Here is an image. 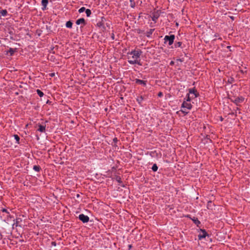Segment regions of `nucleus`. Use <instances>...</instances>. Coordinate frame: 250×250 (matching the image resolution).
Wrapping results in <instances>:
<instances>
[{"label":"nucleus","instance_id":"f257e3e1","mask_svg":"<svg viewBox=\"0 0 250 250\" xmlns=\"http://www.w3.org/2000/svg\"><path fill=\"white\" fill-rule=\"evenodd\" d=\"M142 53L143 52L141 50H133L131 52H128V55H132V58L135 59L134 60H128V62L131 64H138L141 65L142 64L140 63V61H138L137 59L140 58Z\"/></svg>","mask_w":250,"mask_h":250},{"label":"nucleus","instance_id":"f03ea898","mask_svg":"<svg viewBox=\"0 0 250 250\" xmlns=\"http://www.w3.org/2000/svg\"><path fill=\"white\" fill-rule=\"evenodd\" d=\"M175 37L174 35H166L164 38V43L168 42V45H171L173 43Z\"/></svg>","mask_w":250,"mask_h":250},{"label":"nucleus","instance_id":"7ed1b4c3","mask_svg":"<svg viewBox=\"0 0 250 250\" xmlns=\"http://www.w3.org/2000/svg\"><path fill=\"white\" fill-rule=\"evenodd\" d=\"M79 219L83 223H87L89 220V217L83 214H80L79 216Z\"/></svg>","mask_w":250,"mask_h":250},{"label":"nucleus","instance_id":"20e7f679","mask_svg":"<svg viewBox=\"0 0 250 250\" xmlns=\"http://www.w3.org/2000/svg\"><path fill=\"white\" fill-rule=\"evenodd\" d=\"M200 230L201 233L198 235L199 240H202V239L205 238L206 236H209L208 234L205 229H201Z\"/></svg>","mask_w":250,"mask_h":250},{"label":"nucleus","instance_id":"39448f33","mask_svg":"<svg viewBox=\"0 0 250 250\" xmlns=\"http://www.w3.org/2000/svg\"><path fill=\"white\" fill-rule=\"evenodd\" d=\"M105 21V19L104 17H102L101 18V21L98 22L97 23V26L99 27H102L103 30H105L106 29L104 25V21Z\"/></svg>","mask_w":250,"mask_h":250},{"label":"nucleus","instance_id":"423d86ee","mask_svg":"<svg viewBox=\"0 0 250 250\" xmlns=\"http://www.w3.org/2000/svg\"><path fill=\"white\" fill-rule=\"evenodd\" d=\"M159 17H160V13L159 12V11H157L156 12H154L152 14V16H151L152 20L153 21H154L155 23V22H156L157 20H158V19L159 18Z\"/></svg>","mask_w":250,"mask_h":250},{"label":"nucleus","instance_id":"0eeeda50","mask_svg":"<svg viewBox=\"0 0 250 250\" xmlns=\"http://www.w3.org/2000/svg\"><path fill=\"white\" fill-rule=\"evenodd\" d=\"M188 91L189 94H193L194 95V98L198 97L200 95L195 87L189 89Z\"/></svg>","mask_w":250,"mask_h":250},{"label":"nucleus","instance_id":"6e6552de","mask_svg":"<svg viewBox=\"0 0 250 250\" xmlns=\"http://www.w3.org/2000/svg\"><path fill=\"white\" fill-rule=\"evenodd\" d=\"M187 217L189 218L190 219H191L193 221V222H194V223L195 225H196V226L197 227H199V225H200L201 222H200V221L198 220V219L197 217H193V218H191L190 217V215H188L187 216Z\"/></svg>","mask_w":250,"mask_h":250},{"label":"nucleus","instance_id":"1a4fd4ad","mask_svg":"<svg viewBox=\"0 0 250 250\" xmlns=\"http://www.w3.org/2000/svg\"><path fill=\"white\" fill-rule=\"evenodd\" d=\"M192 106L190 103H188L186 101H184L182 104V107L186 108L188 109H191Z\"/></svg>","mask_w":250,"mask_h":250},{"label":"nucleus","instance_id":"9d476101","mask_svg":"<svg viewBox=\"0 0 250 250\" xmlns=\"http://www.w3.org/2000/svg\"><path fill=\"white\" fill-rule=\"evenodd\" d=\"M182 44H183V42H182L175 41V42L174 43V47L171 46V48H177L180 47V48H183L184 47L182 46Z\"/></svg>","mask_w":250,"mask_h":250},{"label":"nucleus","instance_id":"9b49d317","mask_svg":"<svg viewBox=\"0 0 250 250\" xmlns=\"http://www.w3.org/2000/svg\"><path fill=\"white\" fill-rule=\"evenodd\" d=\"M135 81L136 83L139 84H142V85H144V86H146V83H147L146 81H144V80H140L138 79H136L135 80Z\"/></svg>","mask_w":250,"mask_h":250},{"label":"nucleus","instance_id":"f8f14e48","mask_svg":"<svg viewBox=\"0 0 250 250\" xmlns=\"http://www.w3.org/2000/svg\"><path fill=\"white\" fill-rule=\"evenodd\" d=\"M76 23L77 25H79L80 24H83V25H85L86 24L84 19L83 18H80V19L77 20L76 21Z\"/></svg>","mask_w":250,"mask_h":250},{"label":"nucleus","instance_id":"ddd939ff","mask_svg":"<svg viewBox=\"0 0 250 250\" xmlns=\"http://www.w3.org/2000/svg\"><path fill=\"white\" fill-rule=\"evenodd\" d=\"M17 50L18 49L17 48H10L6 52V54H8L9 53L11 56H13L14 53L17 51Z\"/></svg>","mask_w":250,"mask_h":250},{"label":"nucleus","instance_id":"4468645a","mask_svg":"<svg viewBox=\"0 0 250 250\" xmlns=\"http://www.w3.org/2000/svg\"><path fill=\"white\" fill-rule=\"evenodd\" d=\"M48 3V0H42V10L43 11L46 10V6L47 4Z\"/></svg>","mask_w":250,"mask_h":250},{"label":"nucleus","instance_id":"2eb2a0df","mask_svg":"<svg viewBox=\"0 0 250 250\" xmlns=\"http://www.w3.org/2000/svg\"><path fill=\"white\" fill-rule=\"evenodd\" d=\"M117 167H113L111 169L108 170L106 172L110 177L112 176V173L116 172Z\"/></svg>","mask_w":250,"mask_h":250},{"label":"nucleus","instance_id":"dca6fc26","mask_svg":"<svg viewBox=\"0 0 250 250\" xmlns=\"http://www.w3.org/2000/svg\"><path fill=\"white\" fill-rule=\"evenodd\" d=\"M39 128H38L37 130L41 132H43L45 130V125H38Z\"/></svg>","mask_w":250,"mask_h":250},{"label":"nucleus","instance_id":"f3484780","mask_svg":"<svg viewBox=\"0 0 250 250\" xmlns=\"http://www.w3.org/2000/svg\"><path fill=\"white\" fill-rule=\"evenodd\" d=\"M244 101V98L241 96L240 97H238L235 99V104H238L239 103H242Z\"/></svg>","mask_w":250,"mask_h":250},{"label":"nucleus","instance_id":"a211bd4d","mask_svg":"<svg viewBox=\"0 0 250 250\" xmlns=\"http://www.w3.org/2000/svg\"><path fill=\"white\" fill-rule=\"evenodd\" d=\"M214 204L212 203L211 201H209L208 202L207 204V208L208 209H212L213 207L214 206Z\"/></svg>","mask_w":250,"mask_h":250},{"label":"nucleus","instance_id":"6ab92c4d","mask_svg":"<svg viewBox=\"0 0 250 250\" xmlns=\"http://www.w3.org/2000/svg\"><path fill=\"white\" fill-rule=\"evenodd\" d=\"M155 30V29H150L149 31H147L145 35L147 37H150L151 35H152V33Z\"/></svg>","mask_w":250,"mask_h":250},{"label":"nucleus","instance_id":"aec40b11","mask_svg":"<svg viewBox=\"0 0 250 250\" xmlns=\"http://www.w3.org/2000/svg\"><path fill=\"white\" fill-rule=\"evenodd\" d=\"M8 12L6 9L2 10L0 11V17L6 16Z\"/></svg>","mask_w":250,"mask_h":250},{"label":"nucleus","instance_id":"412c9836","mask_svg":"<svg viewBox=\"0 0 250 250\" xmlns=\"http://www.w3.org/2000/svg\"><path fill=\"white\" fill-rule=\"evenodd\" d=\"M112 179H115L119 183H122L121 178L118 175H115L114 177Z\"/></svg>","mask_w":250,"mask_h":250},{"label":"nucleus","instance_id":"4be33fe9","mask_svg":"<svg viewBox=\"0 0 250 250\" xmlns=\"http://www.w3.org/2000/svg\"><path fill=\"white\" fill-rule=\"evenodd\" d=\"M33 169L37 172H40L41 170V167L39 165H35L33 166Z\"/></svg>","mask_w":250,"mask_h":250},{"label":"nucleus","instance_id":"5701e85b","mask_svg":"<svg viewBox=\"0 0 250 250\" xmlns=\"http://www.w3.org/2000/svg\"><path fill=\"white\" fill-rule=\"evenodd\" d=\"M65 25H66V26L67 28H71L72 27L73 23H72V22L71 21H67L66 22V24Z\"/></svg>","mask_w":250,"mask_h":250},{"label":"nucleus","instance_id":"b1692460","mask_svg":"<svg viewBox=\"0 0 250 250\" xmlns=\"http://www.w3.org/2000/svg\"><path fill=\"white\" fill-rule=\"evenodd\" d=\"M14 137L16 141V143L18 144H20V137L18 135H17V134H14Z\"/></svg>","mask_w":250,"mask_h":250},{"label":"nucleus","instance_id":"393cba45","mask_svg":"<svg viewBox=\"0 0 250 250\" xmlns=\"http://www.w3.org/2000/svg\"><path fill=\"white\" fill-rule=\"evenodd\" d=\"M136 100L138 103L140 104L141 102L144 100V97L142 96H141L140 97H138L136 99Z\"/></svg>","mask_w":250,"mask_h":250},{"label":"nucleus","instance_id":"a878e982","mask_svg":"<svg viewBox=\"0 0 250 250\" xmlns=\"http://www.w3.org/2000/svg\"><path fill=\"white\" fill-rule=\"evenodd\" d=\"M152 170L154 171V172H156L158 170V166H157V165L156 164H153V165L152 166Z\"/></svg>","mask_w":250,"mask_h":250},{"label":"nucleus","instance_id":"bb28decb","mask_svg":"<svg viewBox=\"0 0 250 250\" xmlns=\"http://www.w3.org/2000/svg\"><path fill=\"white\" fill-rule=\"evenodd\" d=\"M130 6L131 8H134L135 6V2L134 0H130Z\"/></svg>","mask_w":250,"mask_h":250},{"label":"nucleus","instance_id":"cd10ccee","mask_svg":"<svg viewBox=\"0 0 250 250\" xmlns=\"http://www.w3.org/2000/svg\"><path fill=\"white\" fill-rule=\"evenodd\" d=\"M85 11L87 17H90L91 14V10L89 9H86Z\"/></svg>","mask_w":250,"mask_h":250},{"label":"nucleus","instance_id":"c85d7f7f","mask_svg":"<svg viewBox=\"0 0 250 250\" xmlns=\"http://www.w3.org/2000/svg\"><path fill=\"white\" fill-rule=\"evenodd\" d=\"M37 93L40 97H42L44 95L43 93L39 89L37 90Z\"/></svg>","mask_w":250,"mask_h":250},{"label":"nucleus","instance_id":"c756f323","mask_svg":"<svg viewBox=\"0 0 250 250\" xmlns=\"http://www.w3.org/2000/svg\"><path fill=\"white\" fill-rule=\"evenodd\" d=\"M113 143H114V145H113V146H115V147H117V143L118 142V140L117 139V138L116 137H115L113 139Z\"/></svg>","mask_w":250,"mask_h":250},{"label":"nucleus","instance_id":"7c9ffc66","mask_svg":"<svg viewBox=\"0 0 250 250\" xmlns=\"http://www.w3.org/2000/svg\"><path fill=\"white\" fill-rule=\"evenodd\" d=\"M85 10H86V9H85V8L84 7H81V8H80V9H79V11H79V12L80 13H83V12L84 11H85Z\"/></svg>","mask_w":250,"mask_h":250},{"label":"nucleus","instance_id":"2f4dec72","mask_svg":"<svg viewBox=\"0 0 250 250\" xmlns=\"http://www.w3.org/2000/svg\"><path fill=\"white\" fill-rule=\"evenodd\" d=\"M186 98V102H190L191 101V98L189 97V93L187 94Z\"/></svg>","mask_w":250,"mask_h":250},{"label":"nucleus","instance_id":"473e14b6","mask_svg":"<svg viewBox=\"0 0 250 250\" xmlns=\"http://www.w3.org/2000/svg\"><path fill=\"white\" fill-rule=\"evenodd\" d=\"M1 211L3 212H6L8 214H9V212L7 211V210L6 208H2L1 209Z\"/></svg>","mask_w":250,"mask_h":250},{"label":"nucleus","instance_id":"72a5a7b5","mask_svg":"<svg viewBox=\"0 0 250 250\" xmlns=\"http://www.w3.org/2000/svg\"><path fill=\"white\" fill-rule=\"evenodd\" d=\"M111 38L112 39V40H114L115 39V35H114V33H112L111 35Z\"/></svg>","mask_w":250,"mask_h":250},{"label":"nucleus","instance_id":"f704fd0d","mask_svg":"<svg viewBox=\"0 0 250 250\" xmlns=\"http://www.w3.org/2000/svg\"><path fill=\"white\" fill-rule=\"evenodd\" d=\"M51 245H52V246H56V245H57V244H56V242H55V241H52V242H51Z\"/></svg>","mask_w":250,"mask_h":250},{"label":"nucleus","instance_id":"c9c22d12","mask_svg":"<svg viewBox=\"0 0 250 250\" xmlns=\"http://www.w3.org/2000/svg\"><path fill=\"white\" fill-rule=\"evenodd\" d=\"M162 96H163V93L162 92H160L158 93V97H161Z\"/></svg>","mask_w":250,"mask_h":250},{"label":"nucleus","instance_id":"e433bc0d","mask_svg":"<svg viewBox=\"0 0 250 250\" xmlns=\"http://www.w3.org/2000/svg\"><path fill=\"white\" fill-rule=\"evenodd\" d=\"M228 95L229 98L231 100V101L232 102H233V103H234V101H233V100L230 97V95L229 93H228Z\"/></svg>","mask_w":250,"mask_h":250},{"label":"nucleus","instance_id":"4c0bfd02","mask_svg":"<svg viewBox=\"0 0 250 250\" xmlns=\"http://www.w3.org/2000/svg\"><path fill=\"white\" fill-rule=\"evenodd\" d=\"M233 81V78H231V79L230 80L229 79L228 80V82H229L230 83H231Z\"/></svg>","mask_w":250,"mask_h":250},{"label":"nucleus","instance_id":"58836bf2","mask_svg":"<svg viewBox=\"0 0 250 250\" xmlns=\"http://www.w3.org/2000/svg\"><path fill=\"white\" fill-rule=\"evenodd\" d=\"M174 62L173 61H172L170 62V65H174Z\"/></svg>","mask_w":250,"mask_h":250},{"label":"nucleus","instance_id":"ea45409f","mask_svg":"<svg viewBox=\"0 0 250 250\" xmlns=\"http://www.w3.org/2000/svg\"><path fill=\"white\" fill-rule=\"evenodd\" d=\"M182 112L185 114V115H186L188 113V112L186 111V110H183Z\"/></svg>","mask_w":250,"mask_h":250},{"label":"nucleus","instance_id":"a19ab883","mask_svg":"<svg viewBox=\"0 0 250 250\" xmlns=\"http://www.w3.org/2000/svg\"><path fill=\"white\" fill-rule=\"evenodd\" d=\"M50 76L51 77H54V76H55V73H51V74H50Z\"/></svg>","mask_w":250,"mask_h":250},{"label":"nucleus","instance_id":"79ce46f5","mask_svg":"<svg viewBox=\"0 0 250 250\" xmlns=\"http://www.w3.org/2000/svg\"><path fill=\"white\" fill-rule=\"evenodd\" d=\"M132 245H128V249L129 250H130L131 248H132Z\"/></svg>","mask_w":250,"mask_h":250},{"label":"nucleus","instance_id":"37998d69","mask_svg":"<svg viewBox=\"0 0 250 250\" xmlns=\"http://www.w3.org/2000/svg\"><path fill=\"white\" fill-rule=\"evenodd\" d=\"M51 103V102L49 100H47V102H46V104H50Z\"/></svg>","mask_w":250,"mask_h":250},{"label":"nucleus","instance_id":"c03bdc74","mask_svg":"<svg viewBox=\"0 0 250 250\" xmlns=\"http://www.w3.org/2000/svg\"><path fill=\"white\" fill-rule=\"evenodd\" d=\"M177 61H180V62H183V60H182V59H178L177 60Z\"/></svg>","mask_w":250,"mask_h":250},{"label":"nucleus","instance_id":"a18cd8bd","mask_svg":"<svg viewBox=\"0 0 250 250\" xmlns=\"http://www.w3.org/2000/svg\"><path fill=\"white\" fill-rule=\"evenodd\" d=\"M230 18L232 20H234V17H233V16H231V17H230Z\"/></svg>","mask_w":250,"mask_h":250},{"label":"nucleus","instance_id":"49530a36","mask_svg":"<svg viewBox=\"0 0 250 250\" xmlns=\"http://www.w3.org/2000/svg\"><path fill=\"white\" fill-rule=\"evenodd\" d=\"M150 27H153L154 25H153L152 23H151L150 24Z\"/></svg>","mask_w":250,"mask_h":250},{"label":"nucleus","instance_id":"de8ad7c7","mask_svg":"<svg viewBox=\"0 0 250 250\" xmlns=\"http://www.w3.org/2000/svg\"><path fill=\"white\" fill-rule=\"evenodd\" d=\"M178 25H179V24L177 22H176V26H178Z\"/></svg>","mask_w":250,"mask_h":250},{"label":"nucleus","instance_id":"09e8293b","mask_svg":"<svg viewBox=\"0 0 250 250\" xmlns=\"http://www.w3.org/2000/svg\"><path fill=\"white\" fill-rule=\"evenodd\" d=\"M143 32L141 30L139 31V33H142Z\"/></svg>","mask_w":250,"mask_h":250},{"label":"nucleus","instance_id":"8fccbe9b","mask_svg":"<svg viewBox=\"0 0 250 250\" xmlns=\"http://www.w3.org/2000/svg\"><path fill=\"white\" fill-rule=\"evenodd\" d=\"M154 153V152H151V154L152 153Z\"/></svg>","mask_w":250,"mask_h":250}]
</instances>
